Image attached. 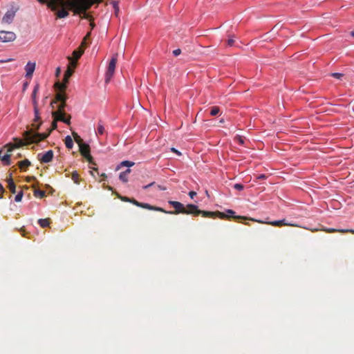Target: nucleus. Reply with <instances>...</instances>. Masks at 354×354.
<instances>
[{"label":"nucleus","instance_id":"nucleus-36","mask_svg":"<svg viewBox=\"0 0 354 354\" xmlns=\"http://www.w3.org/2000/svg\"><path fill=\"white\" fill-rule=\"evenodd\" d=\"M24 193L22 191L19 192L15 196V201L16 202H20L23 198Z\"/></svg>","mask_w":354,"mask_h":354},{"label":"nucleus","instance_id":"nucleus-62","mask_svg":"<svg viewBox=\"0 0 354 354\" xmlns=\"http://www.w3.org/2000/svg\"><path fill=\"white\" fill-rule=\"evenodd\" d=\"M223 122H224V120H223V119H221V120H220V122H221V123H223Z\"/></svg>","mask_w":354,"mask_h":354},{"label":"nucleus","instance_id":"nucleus-16","mask_svg":"<svg viewBox=\"0 0 354 354\" xmlns=\"http://www.w3.org/2000/svg\"><path fill=\"white\" fill-rule=\"evenodd\" d=\"M7 182L8 183V189L12 194H15L16 192V185L12 178V174H10L9 178L7 179Z\"/></svg>","mask_w":354,"mask_h":354},{"label":"nucleus","instance_id":"nucleus-64","mask_svg":"<svg viewBox=\"0 0 354 354\" xmlns=\"http://www.w3.org/2000/svg\"><path fill=\"white\" fill-rule=\"evenodd\" d=\"M239 140H240V142H241V143L243 142V140L241 138H239Z\"/></svg>","mask_w":354,"mask_h":354},{"label":"nucleus","instance_id":"nucleus-44","mask_svg":"<svg viewBox=\"0 0 354 354\" xmlns=\"http://www.w3.org/2000/svg\"><path fill=\"white\" fill-rule=\"evenodd\" d=\"M234 44V39L232 38H230L227 40V45L230 46H232Z\"/></svg>","mask_w":354,"mask_h":354},{"label":"nucleus","instance_id":"nucleus-35","mask_svg":"<svg viewBox=\"0 0 354 354\" xmlns=\"http://www.w3.org/2000/svg\"><path fill=\"white\" fill-rule=\"evenodd\" d=\"M120 165L129 167L134 165V162L129 161V160H124L120 163Z\"/></svg>","mask_w":354,"mask_h":354},{"label":"nucleus","instance_id":"nucleus-28","mask_svg":"<svg viewBox=\"0 0 354 354\" xmlns=\"http://www.w3.org/2000/svg\"><path fill=\"white\" fill-rule=\"evenodd\" d=\"M71 179L73 180V182L75 184L79 185L80 183V176H79L78 173L76 171H73L72 173V174H71Z\"/></svg>","mask_w":354,"mask_h":354},{"label":"nucleus","instance_id":"nucleus-27","mask_svg":"<svg viewBox=\"0 0 354 354\" xmlns=\"http://www.w3.org/2000/svg\"><path fill=\"white\" fill-rule=\"evenodd\" d=\"M227 213L229 214L230 216H232L233 218L236 219H244L248 220V218L245 216H234L235 212L232 209H227Z\"/></svg>","mask_w":354,"mask_h":354},{"label":"nucleus","instance_id":"nucleus-12","mask_svg":"<svg viewBox=\"0 0 354 354\" xmlns=\"http://www.w3.org/2000/svg\"><path fill=\"white\" fill-rule=\"evenodd\" d=\"M327 233L340 232V233H351L354 234V230L352 229H335V228H326L324 230Z\"/></svg>","mask_w":354,"mask_h":354},{"label":"nucleus","instance_id":"nucleus-43","mask_svg":"<svg viewBox=\"0 0 354 354\" xmlns=\"http://www.w3.org/2000/svg\"><path fill=\"white\" fill-rule=\"evenodd\" d=\"M89 17H90L87 18L86 19H88L90 21V26L91 27V29H93L95 27V24L93 23L92 17L90 15Z\"/></svg>","mask_w":354,"mask_h":354},{"label":"nucleus","instance_id":"nucleus-53","mask_svg":"<svg viewBox=\"0 0 354 354\" xmlns=\"http://www.w3.org/2000/svg\"><path fill=\"white\" fill-rule=\"evenodd\" d=\"M4 192V188L3 185L0 183V192L3 193Z\"/></svg>","mask_w":354,"mask_h":354},{"label":"nucleus","instance_id":"nucleus-38","mask_svg":"<svg viewBox=\"0 0 354 354\" xmlns=\"http://www.w3.org/2000/svg\"><path fill=\"white\" fill-rule=\"evenodd\" d=\"M234 188L236 190L241 191L243 189L244 187L242 184L236 183L234 185Z\"/></svg>","mask_w":354,"mask_h":354},{"label":"nucleus","instance_id":"nucleus-52","mask_svg":"<svg viewBox=\"0 0 354 354\" xmlns=\"http://www.w3.org/2000/svg\"><path fill=\"white\" fill-rule=\"evenodd\" d=\"M249 219L250 221H256V222L261 223H264V222H263L261 221L256 220V219H254V218H249Z\"/></svg>","mask_w":354,"mask_h":354},{"label":"nucleus","instance_id":"nucleus-10","mask_svg":"<svg viewBox=\"0 0 354 354\" xmlns=\"http://www.w3.org/2000/svg\"><path fill=\"white\" fill-rule=\"evenodd\" d=\"M15 16V12L14 10H8L3 17L2 21L6 24H10L12 21Z\"/></svg>","mask_w":354,"mask_h":354},{"label":"nucleus","instance_id":"nucleus-3","mask_svg":"<svg viewBox=\"0 0 354 354\" xmlns=\"http://www.w3.org/2000/svg\"><path fill=\"white\" fill-rule=\"evenodd\" d=\"M48 137V134H39L33 131H26L24 133V140L19 138L14 139V144L9 143L6 147H8V151H12L15 148H18L26 145L37 143L44 140Z\"/></svg>","mask_w":354,"mask_h":354},{"label":"nucleus","instance_id":"nucleus-15","mask_svg":"<svg viewBox=\"0 0 354 354\" xmlns=\"http://www.w3.org/2000/svg\"><path fill=\"white\" fill-rule=\"evenodd\" d=\"M80 152L82 156H88L90 153V147L88 144L84 143L79 147Z\"/></svg>","mask_w":354,"mask_h":354},{"label":"nucleus","instance_id":"nucleus-41","mask_svg":"<svg viewBox=\"0 0 354 354\" xmlns=\"http://www.w3.org/2000/svg\"><path fill=\"white\" fill-rule=\"evenodd\" d=\"M86 46H87L86 41L83 39L79 48H80V50H81V48H84V50L86 48Z\"/></svg>","mask_w":354,"mask_h":354},{"label":"nucleus","instance_id":"nucleus-34","mask_svg":"<svg viewBox=\"0 0 354 354\" xmlns=\"http://www.w3.org/2000/svg\"><path fill=\"white\" fill-rule=\"evenodd\" d=\"M84 158L88 162L89 164L95 165V162L93 160V157L91 156V153L88 154V156H84Z\"/></svg>","mask_w":354,"mask_h":354},{"label":"nucleus","instance_id":"nucleus-50","mask_svg":"<svg viewBox=\"0 0 354 354\" xmlns=\"http://www.w3.org/2000/svg\"><path fill=\"white\" fill-rule=\"evenodd\" d=\"M13 60H14V59H6V60H1L0 62L4 63V62H11V61H13Z\"/></svg>","mask_w":354,"mask_h":354},{"label":"nucleus","instance_id":"nucleus-46","mask_svg":"<svg viewBox=\"0 0 354 354\" xmlns=\"http://www.w3.org/2000/svg\"><path fill=\"white\" fill-rule=\"evenodd\" d=\"M266 178H267V176H266L265 174H260V175H259V176L257 177V178L258 180H264V179H266Z\"/></svg>","mask_w":354,"mask_h":354},{"label":"nucleus","instance_id":"nucleus-63","mask_svg":"<svg viewBox=\"0 0 354 354\" xmlns=\"http://www.w3.org/2000/svg\"><path fill=\"white\" fill-rule=\"evenodd\" d=\"M108 189H109V190H111V189H112V187H108Z\"/></svg>","mask_w":354,"mask_h":354},{"label":"nucleus","instance_id":"nucleus-57","mask_svg":"<svg viewBox=\"0 0 354 354\" xmlns=\"http://www.w3.org/2000/svg\"><path fill=\"white\" fill-rule=\"evenodd\" d=\"M59 72H60V69H59V68H57V71H56V75H59Z\"/></svg>","mask_w":354,"mask_h":354},{"label":"nucleus","instance_id":"nucleus-23","mask_svg":"<svg viewBox=\"0 0 354 354\" xmlns=\"http://www.w3.org/2000/svg\"><path fill=\"white\" fill-rule=\"evenodd\" d=\"M73 72L74 71H73L72 69L67 68L66 71L64 73L63 82L68 83V80L71 77V76L73 75Z\"/></svg>","mask_w":354,"mask_h":354},{"label":"nucleus","instance_id":"nucleus-54","mask_svg":"<svg viewBox=\"0 0 354 354\" xmlns=\"http://www.w3.org/2000/svg\"><path fill=\"white\" fill-rule=\"evenodd\" d=\"M124 173H126V174L128 176V174L131 172L130 169H127L125 171H123Z\"/></svg>","mask_w":354,"mask_h":354},{"label":"nucleus","instance_id":"nucleus-32","mask_svg":"<svg viewBox=\"0 0 354 354\" xmlns=\"http://www.w3.org/2000/svg\"><path fill=\"white\" fill-rule=\"evenodd\" d=\"M119 178L124 183H127L128 181V176L124 172H121L120 174Z\"/></svg>","mask_w":354,"mask_h":354},{"label":"nucleus","instance_id":"nucleus-55","mask_svg":"<svg viewBox=\"0 0 354 354\" xmlns=\"http://www.w3.org/2000/svg\"><path fill=\"white\" fill-rule=\"evenodd\" d=\"M158 188H159L160 189H161V190H165V189H166V188H165V187H162V186H160V185H158Z\"/></svg>","mask_w":354,"mask_h":354},{"label":"nucleus","instance_id":"nucleus-21","mask_svg":"<svg viewBox=\"0 0 354 354\" xmlns=\"http://www.w3.org/2000/svg\"><path fill=\"white\" fill-rule=\"evenodd\" d=\"M65 145L68 149H72L73 147V141L70 136H67L64 140Z\"/></svg>","mask_w":354,"mask_h":354},{"label":"nucleus","instance_id":"nucleus-7","mask_svg":"<svg viewBox=\"0 0 354 354\" xmlns=\"http://www.w3.org/2000/svg\"><path fill=\"white\" fill-rule=\"evenodd\" d=\"M54 153L52 150L46 151L45 153H39L38 159L42 163L50 162L53 158Z\"/></svg>","mask_w":354,"mask_h":354},{"label":"nucleus","instance_id":"nucleus-31","mask_svg":"<svg viewBox=\"0 0 354 354\" xmlns=\"http://www.w3.org/2000/svg\"><path fill=\"white\" fill-rule=\"evenodd\" d=\"M220 112V109L218 106H212L211 108V111H210V115L212 116H215L216 115H218Z\"/></svg>","mask_w":354,"mask_h":354},{"label":"nucleus","instance_id":"nucleus-47","mask_svg":"<svg viewBox=\"0 0 354 354\" xmlns=\"http://www.w3.org/2000/svg\"><path fill=\"white\" fill-rule=\"evenodd\" d=\"M154 184H155V182H152V183H149V185H147L143 186V189H148L149 187H150L153 186Z\"/></svg>","mask_w":354,"mask_h":354},{"label":"nucleus","instance_id":"nucleus-2","mask_svg":"<svg viewBox=\"0 0 354 354\" xmlns=\"http://www.w3.org/2000/svg\"><path fill=\"white\" fill-rule=\"evenodd\" d=\"M169 203L175 208V212H171V214H193L194 216H198L201 214L203 217L207 218H216L219 217L220 218L224 219L228 218L229 216H227L225 214L221 212H209V211H204L200 210L198 209V206L193 204H189L187 207H185L183 204L178 201H169Z\"/></svg>","mask_w":354,"mask_h":354},{"label":"nucleus","instance_id":"nucleus-51","mask_svg":"<svg viewBox=\"0 0 354 354\" xmlns=\"http://www.w3.org/2000/svg\"><path fill=\"white\" fill-rule=\"evenodd\" d=\"M171 151L176 153L178 155H180V153L174 148H171Z\"/></svg>","mask_w":354,"mask_h":354},{"label":"nucleus","instance_id":"nucleus-49","mask_svg":"<svg viewBox=\"0 0 354 354\" xmlns=\"http://www.w3.org/2000/svg\"><path fill=\"white\" fill-rule=\"evenodd\" d=\"M90 36H91V32H89L86 35V36L84 37V38L83 39L85 41H87L88 39H89Z\"/></svg>","mask_w":354,"mask_h":354},{"label":"nucleus","instance_id":"nucleus-14","mask_svg":"<svg viewBox=\"0 0 354 354\" xmlns=\"http://www.w3.org/2000/svg\"><path fill=\"white\" fill-rule=\"evenodd\" d=\"M66 101V96L62 93H58L55 95V100H53L51 103L50 106L53 108V104H56L58 102H62Z\"/></svg>","mask_w":354,"mask_h":354},{"label":"nucleus","instance_id":"nucleus-37","mask_svg":"<svg viewBox=\"0 0 354 354\" xmlns=\"http://www.w3.org/2000/svg\"><path fill=\"white\" fill-rule=\"evenodd\" d=\"M53 119H54V120H53V122H52V127H51V129L49 130L48 133H46V134H48V136H49V134L50 133V132H51L53 130H54V129H57V122L58 120H55V118H53Z\"/></svg>","mask_w":354,"mask_h":354},{"label":"nucleus","instance_id":"nucleus-59","mask_svg":"<svg viewBox=\"0 0 354 354\" xmlns=\"http://www.w3.org/2000/svg\"><path fill=\"white\" fill-rule=\"evenodd\" d=\"M351 35L353 37H354V30H353V31H351Z\"/></svg>","mask_w":354,"mask_h":354},{"label":"nucleus","instance_id":"nucleus-29","mask_svg":"<svg viewBox=\"0 0 354 354\" xmlns=\"http://www.w3.org/2000/svg\"><path fill=\"white\" fill-rule=\"evenodd\" d=\"M1 160L4 162L6 165H10V155L7 153L1 157Z\"/></svg>","mask_w":354,"mask_h":354},{"label":"nucleus","instance_id":"nucleus-25","mask_svg":"<svg viewBox=\"0 0 354 354\" xmlns=\"http://www.w3.org/2000/svg\"><path fill=\"white\" fill-rule=\"evenodd\" d=\"M72 134H73L74 140L78 145L79 147L80 146V145H83L84 143L83 142V140L81 138V137L76 132H73Z\"/></svg>","mask_w":354,"mask_h":354},{"label":"nucleus","instance_id":"nucleus-9","mask_svg":"<svg viewBox=\"0 0 354 354\" xmlns=\"http://www.w3.org/2000/svg\"><path fill=\"white\" fill-rule=\"evenodd\" d=\"M35 62H28L27 64L25 66V71H26V77L27 78H31L32 76V74L35 70Z\"/></svg>","mask_w":354,"mask_h":354},{"label":"nucleus","instance_id":"nucleus-1","mask_svg":"<svg viewBox=\"0 0 354 354\" xmlns=\"http://www.w3.org/2000/svg\"><path fill=\"white\" fill-rule=\"evenodd\" d=\"M41 3H46L49 8L56 11L57 18L62 19L68 16L67 10H71L74 15H80L82 19H87L89 14L86 11L100 0H37Z\"/></svg>","mask_w":354,"mask_h":354},{"label":"nucleus","instance_id":"nucleus-40","mask_svg":"<svg viewBox=\"0 0 354 354\" xmlns=\"http://www.w3.org/2000/svg\"><path fill=\"white\" fill-rule=\"evenodd\" d=\"M118 197L121 199V201H124V202H129L130 201V198H128L127 196H118Z\"/></svg>","mask_w":354,"mask_h":354},{"label":"nucleus","instance_id":"nucleus-11","mask_svg":"<svg viewBox=\"0 0 354 354\" xmlns=\"http://www.w3.org/2000/svg\"><path fill=\"white\" fill-rule=\"evenodd\" d=\"M66 106V102H61L60 104L58 106L57 110L52 112V115L53 118H55V116L58 117V115H66L64 112V108Z\"/></svg>","mask_w":354,"mask_h":354},{"label":"nucleus","instance_id":"nucleus-45","mask_svg":"<svg viewBox=\"0 0 354 354\" xmlns=\"http://www.w3.org/2000/svg\"><path fill=\"white\" fill-rule=\"evenodd\" d=\"M181 53V50L180 49L178 48V49H176L173 51V54L175 55V56H178Z\"/></svg>","mask_w":354,"mask_h":354},{"label":"nucleus","instance_id":"nucleus-61","mask_svg":"<svg viewBox=\"0 0 354 354\" xmlns=\"http://www.w3.org/2000/svg\"><path fill=\"white\" fill-rule=\"evenodd\" d=\"M102 1V0H100L99 1H96V2H95V3H94V4H95V3H100Z\"/></svg>","mask_w":354,"mask_h":354},{"label":"nucleus","instance_id":"nucleus-22","mask_svg":"<svg viewBox=\"0 0 354 354\" xmlns=\"http://www.w3.org/2000/svg\"><path fill=\"white\" fill-rule=\"evenodd\" d=\"M30 165V162L28 159H25L19 162V167L21 169H24Z\"/></svg>","mask_w":354,"mask_h":354},{"label":"nucleus","instance_id":"nucleus-48","mask_svg":"<svg viewBox=\"0 0 354 354\" xmlns=\"http://www.w3.org/2000/svg\"><path fill=\"white\" fill-rule=\"evenodd\" d=\"M196 195V192L194 191H191L189 192V196L193 198Z\"/></svg>","mask_w":354,"mask_h":354},{"label":"nucleus","instance_id":"nucleus-24","mask_svg":"<svg viewBox=\"0 0 354 354\" xmlns=\"http://www.w3.org/2000/svg\"><path fill=\"white\" fill-rule=\"evenodd\" d=\"M104 132H105V129H104V124L101 121H100L97 124L96 133L98 135H103Z\"/></svg>","mask_w":354,"mask_h":354},{"label":"nucleus","instance_id":"nucleus-18","mask_svg":"<svg viewBox=\"0 0 354 354\" xmlns=\"http://www.w3.org/2000/svg\"><path fill=\"white\" fill-rule=\"evenodd\" d=\"M83 53H84V48H81V50H80V48H78L77 50H75L73 51V58H72V59L77 61L78 59H80L81 57V56L82 55Z\"/></svg>","mask_w":354,"mask_h":354},{"label":"nucleus","instance_id":"nucleus-33","mask_svg":"<svg viewBox=\"0 0 354 354\" xmlns=\"http://www.w3.org/2000/svg\"><path fill=\"white\" fill-rule=\"evenodd\" d=\"M84 158L88 162L89 164L95 165V162L93 160V157L91 156V153L88 154V156H84Z\"/></svg>","mask_w":354,"mask_h":354},{"label":"nucleus","instance_id":"nucleus-20","mask_svg":"<svg viewBox=\"0 0 354 354\" xmlns=\"http://www.w3.org/2000/svg\"><path fill=\"white\" fill-rule=\"evenodd\" d=\"M66 84L67 83H66L65 82H62V83H60V82H56L55 84V88L59 91H60L61 92H63L65 91V89L66 88Z\"/></svg>","mask_w":354,"mask_h":354},{"label":"nucleus","instance_id":"nucleus-42","mask_svg":"<svg viewBox=\"0 0 354 354\" xmlns=\"http://www.w3.org/2000/svg\"><path fill=\"white\" fill-rule=\"evenodd\" d=\"M113 8L115 9V13L117 14L119 12L118 2L113 3Z\"/></svg>","mask_w":354,"mask_h":354},{"label":"nucleus","instance_id":"nucleus-17","mask_svg":"<svg viewBox=\"0 0 354 354\" xmlns=\"http://www.w3.org/2000/svg\"><path fill=\"white\" fill-rule=\"evenodd\" d=\"M55 120H59V121H61V122H64L65 124H71V115H68L67 117H66V115H58L57 116H55Z\"/></svg>","mask_w":354,"mask_h":354},{"label":"nucleus","instance_id":"nucleus-8","mask_svg":"<svg viewBox=\"0 0 354 354\" xmlns=\"http://www.w3.org/2000/svg\"><path fill=\"white\" fill-rule=\"evenodd\" d=\"M37 91H38V86H36L34 88L32 93V97L33 100V105H34V112H35V121H39L40 120L39 110L37 108V102L36 100V95H37Z\"/></svg>","mask_w":354,"mask_h":354},{"label":"nucleus","instance_id":"nucleus-6","mask_svg":"<svg viewBox=\"0 0 354 354\" xmlns=\"http://www.w3.org/2000/svg\"><path fill=\"white\" fill-rule=\"evenodd\" d=\"M16 39V35L12 31H0V40L3 42L12 41Z\"/></svg>","mask_w":354,"mask_h":354},{"label":"nucleus","instance_id":"nucleus-58","mask_svg":"<svg viewBox=\"0 0 354 354\" xmlns=\"http://www.w3.org/2000/svg\"><path fill=\"white\" fill-rule=\"evenodd\" d=\"M92 169L94 170V171H97V168H96V167H92Z\"/></svg>","mask_w":354,"mask_h":354},{"label":"nucleus","instance_id":"nucleus-30","mask_svg":"<svg viewBox=\"0 0 354 354\" xmlns=\"http://www.w3.org/2000/svg\"><path fill=\"white\" fill-rule=\"evenodd\" d=\"M34 195L36 197L44 198L46 196V192L42 190L36 189L34 192Z\"/></svg>","mask_w":354,"mask_h":354},{"label":"nucleus","instance_id":"nucleus-26","mask_svg":"<svg viewBox=\"0 0 354 354\" xmlns=\"http://www.w3.org/2000/svg\"><path fill=\"white\" fill-rule=\"evenodd\" d=\"M68 59L69 60V64H68L67 68L72 69V71H74L75 68L77 66V61H76L75 59H73L72 57H68Z\"/></svg>","mask_w":354,"mask_h":354},{"label":"nucleus","instance_id":"nucleus-13","mask_svg":"<svg viewBox=\"0 0 354 354\" xmlns=\"http://www.w3.org/2000/svg\"><path fill=\"white\" fill-rule=\"evenodd\" d=\"M267 223L270 225L276 226V227H281V226H286V225L287 226H295L293 224L286 223L285 219L270 221V222H268Z\"/></svg>","mask_w":354,"mask_h":354},{"label":"nucleus","instance_id":"nucleus-4","mask_svg":"<svg viewBox=\"0 0 354 354\" xmlns=\"http://www.w3.org/2000/svg\"><path fill=\"white\" fill-rule=\"evenodd\" d=\"M129 203L135 205L137 207H141L143 209H149V210L160 212H163L165 214H171L172 213L171 211H166L163 208L160 207L153 206L149 203L138 202V201H136L135 198H130Z\"/></svg>","mask_w":354,"mask_h":354},{"label":"nucleus","instance_id":"nucleus-5","mask_svg":"<svg viewBox=\"0 0 354 354\" xmlns=\"http://www.w3.org/2000/svg\"><path fill=\"white\" fill-rule=\"evenodd\" d=\"M117 57H118V54H115L109 64V66H108V68H107V71H106V78H105V82L106 83H108L111 77H113V74H114V72H115V66H116V62H117Z\"/></svg>","mask_w":354,"mask_h":354},{"label":"nucleus","instance_id":"nucleus-19","mask_svg":"<svg viewBox=\"0 0 354 354\" xmlns=\"http://www.w3.org/2000/svg\"><path fill=\"white\" fill-rule=\"evenodd\" d=\"M38 223L39 224V225L44 228V227H46L48 226H49L50 223V218H40L38 220Z\"/></svg>","mask_w":354,"mask_h":354},{"label":"nucleus","instance_id":"nucleus-60","mask_svg":"<svg viewBox=\"0 0 354 354\" xmlns=\"http://www.w3.org/2000/svg\"><path fill=\"white\" fill-rule=\"evenodd\" d=\"M101 176H103L104 178H106V175L105 174H102Z\"/></svg>","mask_w":354,"mask_h":354},{"label":"nucleus","instance_id":"nucleus-39","mask_svg":"<svg viewBox=\"0 0 354 354\" xmlns=\"http://www.w3.org/2000/svg\"><path fill=\"white\" fill-rule=\"evenodd\" d=\"M344 74L340 73H334L331 74V76L337 78V79H341L343 77Z\"/></svg>","mask_w":354,"mask_h":354},{"label":"nucleus","instance_id":"nucleus-56","mask_svg":"<svg viewBox=\"0 0 354 354\" xmlns=\"http://www.w3.org/2000/svg\"><path fill=\"white\" fill-rule=\"evenodd\" d=\"M32 126H33V127H34V128H35V129H36V130H38V129H39V125L35 126V124H32Z\"/></svg>","mask_w":354,"mask_h":354}]
</instances>
